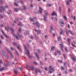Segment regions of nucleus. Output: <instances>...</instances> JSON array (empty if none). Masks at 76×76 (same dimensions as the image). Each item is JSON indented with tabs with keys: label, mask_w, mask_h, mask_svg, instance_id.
<instances>
[{
	"label": "nucleus",
	"mask_w": 76,
	"mask_h": 76,
	"mask_svg": "<svg viewBox=\"0 0 76 76\" xmlns=\"http://www.w3.org/2000/svg\"><path fill=\"white\" fill-rule=\"evenodd\" d=\"M24 47L26 50V51L27 52V53H26L25 52V54H26L27 56L29 57V58H32V56H30V55L29 54V50H28L27 48H26V46H24Z\"/></svg>",
	"instance_id": "1"
},
{
	"label": "nucleus",
	"mask_w": 76,
	"mask_h": 76,
	"mask_svg": "<svg viewBox=\"0 0 76 76\" xmlns=\"http://www.w3.org/2000/svg\"><path fill=\"white\" fill-rule=\"evenodd\" d=\"M9 29H10V30H11V31L12 32L13 35V36H15L14 34H13V32H14V30L13 29V28H10L9 26H7V27H5V30H6L7 31H9Z\"/></svg>",
	"instance_id": "2"
},
{
	"label": "nucleus",
	"mask_w": 76,
	"mask_h": 76,
	"mask_svg": "<svg viewBox=\"0 0 76 76\" xmlns=\"http://www.w3.org/2000/svg\"><path fill=\"white\" fill-rule=\"evenodd\" d=\"M54 68L51 66H49V72L50 73H51L53 72H54Z\"/></svg>",
	"instance_id": "3"
},
{
	"label": "nucleus",
	"mask_w": 76,
	"mask_h": 76,
	"mask_svg": "<svg viewBox=\"0 0 76 76\" xmlns=\"http://www.w3.org/2000/svg\"><path fill=\"white\" fill-rule=\"evenodd\" d=\"M59 24L61 26H62L64 25V23L63 22V21L61 20H60L59 21Z\"/></svg>",
	"instance_id": "4"
},
{
	"label": "nucleus",
	"mask_w": 76,
	"mask_h": 76,
	"mask_svg": "<svg viewBox=\"0 0 76 76\" xmlns=\"http://www.w3.org/2000/svg\"><path fill=\"white\" fill-rule=\"evenodd\" d=\"M66 33L67 35H68V33H70V34H72V35H73V34H74L73 32H72L70 30L67 31L66 32Z\"/></svg>",
	"instance_id": "5"
},
{
	"label": "nucleus",
	"mask_w": 76,
	"mask_h": 76,
	"mask_svg": "<svg viewBox=\"0 0 76 76\" xmlns=\"http://www.w3.org/2000/svg\"><path fill=\"white\" fill-rule=\"evenodd\" d=\"M48 14V12H46L45 13V14L44 16V20L45 21H47V19H46V18H47V15Z\"/></svg>",
	"instance_id": "6"
},
{
	"label": "nucleus",
	"mask_w": 76,
	"mask_h": 76,
	"mask_svg": "<svg viewBox=\"0 0 76 76\" xmlns=\"http://www.w3.org/2000/svg\"><path fill=\"white\" fill-rule=\"evenodd\" d=\"M39 9H40L39 10V12H40V13H42V11L43 10V9L41 7H39Z\"/></svg>",
	"instance_id": "7"
},
{
	"label": "nucleus",
	"mask_w": 76,
	"mask_h": 76,
	"mask_svg": "<svg viewBox=\"0 0 76 76\" xmlns=\"http://www.w3.org/2000/svg\"><path fill=\"white\" fill-rule=\"evenodd\" d=\"M35 72L37 73H38V72H39L41 73V71H40V70H39V69H36Z\"/></svg>",
	"instance_id": "8"
},
{
	"label": "nucleus",
	"mask_w": 76,
	"mask_h": 76,
	"mask_svg": "<svg viewBox=\"0 0 76 76\" xmlns=\"http://www.w3.org/2000/svg\"><path fill=\"white\" fill-rule=\"evenodd\" d=\"M71 40V39L68 38L67 39V41L68 42L69 45H70V41Z\"/></svg>",
	"instance_id": "9"
},
{
	"label": "nucleus",
	"mask_w": 76,
	"mask_h": 76,
	"mask_svg": "<svg viewBox=\"0 0 76 76\" xmlns=\"http://www.w3.org/2000/svg\"><path fill=\"white\" fill-rule=\"evenodd\" d=\"M30 68L31 70H34V66H31Z\"/></svg>",
	"instance_id": "10"
},
{
	"label": "nucleus",
	"mask_w": 76,
	"mask_h": 76,
	"mask_svg": "<svg viewBox=\"0 0 76 76\" xmlns=\"http://www.w3.org/2000/svg\"><path fill=\"white\" fill-rule=\"evenodd\" d=\"M51 15H57V13L54 12V11L53 12L52 14H51Z\"/></svg>",
	"instance_id": "11"
},
{
	"label": "nucleus",
	"mask_w": 76,
	"mask_h": 76,
	"mask_svg": "<svg viewBox=\"0 0 76 76\" xmlns=\"http://www.w3.org/2000/svg\"><path fill=\"white\" fill-rule=\"evenodd\" d=\"M1 32H2V33L3 34H4V35H5V36L6 37V38H8V36H7L5 34H4V32H3V31H1Z\"/></svg>",
	"instance_id": "12"
},
{
	"label": "nucleus",
	"mask_w": 76,
	"mask_h": 76,
	"mask_svg": "<svg viewBox=\"0 0 76 76\" xmlns=\"http://www.w3.org/2000/svg\"><path fill=\"white\" fill-rule=\"evenodd\" d=\"M36 25L38 27H39V24L38 23V22H36Z\"/></svg>",
	"instance_id": "13"
},
{
	"label": "nucleus",
	"mask_w": 76,
	"mask_h": 76,
	"mask_svg": "<svg viewBox=\"0 0 76 76\" xmlns=\"http://www.w3.org/2000/svg\"><path fill=\"white\" fill-rule=\"evenodd\" d=\"M4 69V68L3 67H2L0 69V71H2Z\"/></svg>",
	"instance_id": "14"
},
{
	"label": "nucleus",
	"mask_w": 76,
	"mask_h": 76,
	"mask_svg": "<svg viewBox=\"0 0 76 76\" xmlns=\"http://www.w3.org/2000/svg\"><path fill=\"white\" fill-rule=\"evenodd\" d=\"M35 31H37V32L38 34H40L41 33V32H40V31H37L36 29H35Z\"/></svg>",
	"instance_id": "15"
},
{
	"label": "nucleus",
	"mask_w": 76,
	"mask_h": 76,
	"mask_svg": "<svg viewBox=\"0 0 76 76\" xmlns=\"http://www.w3.org/2000/svg\"><path fill=\"white\" fill-rule=\"evenodd\" d=\"M55 48V47H52L51 48V51H53L54 50V48Z\"/></svg>",
	"instance_id": "16"
},
{
	"label": "nucleus",
	"mask_w": 76,
	"mask_h": 76,
	"mask_svg": "<svg viewBox=\"0 0 76 76\" xmlns=\"http://www.w3.org/2000/svg\"><path fill=\"white\" fill-rule=\"evenodd\" d=\"M57 53H59V55H60V54H61L60 51V50H58L57 51Z\"/></svg>",
	"instance_id": "17"
},
{
	"label": "nucleus",
	"mask_w": 76,
	"mask_h": 76,
	"mask_svg": "<svg viewBox=\"0 0 76 76\" xmlns=\"http://www.w3.org/2000/svg\"><path fill=\"white\" fill-rule=\"evenodd\" d=\"M1 8L3 10H4V9H5V8L3 7V6H1Z\"/></svg>",
	"instance_id": "18"
},
{
	"label": "nucleus",
	"mask_w": 76,
	"mask_h": 76,
	"mask_svg": "<svg viewBox=\"0 0 76 76\" xmlns=\"http://www.w3.org/2000/svg\"><path fill=\"white\" fill-rule=\"evenodd\" d=\"M18 48L19 49V51H21V49H20V48L19 46H18Z\"/></svg>",
	"instance_id": "19"
},
{
	"label": "nucleus",
	"mask_w": 76,
	"mask_h": 76,
	"mask_svg": "<svg viewBox=\"0 0 76 76\" xmlns=\"http://www.w3.org/2000/svg\"><path fill=\"white\" fill-rule=\"evenodd\" d=\"M14 10L16 12H18V9L17 8H14Z\"/></svg>",
	"instance_id": "20"
},
{
	"label": "nucleus",
	"mask_w": 76,
	"mask_h": 76,
	"mask_svg": "<svg viewBox=\"0 0 76 76\" xmlns=\"http://www.w3.org/2000/svg\"><path fill=\"white\" fill-rule=\"evenodd\" d=\"M35 55H36V56H37V58L39 60V58H38V56L37 55V53H35Z\"/></svg>",
	"instance_id": "21"
},
{
	"label": "nucleus",
	"mask_w": 76,
	"mask_h": 76,
	"mask_svg": "<svg viewBox=\"0 0 76 76\" xmlns=\"http://www.w3.org/2000/svg\"><path fill=\"white\" fill-rule=\"evenodd\" d=\"M14 72L15 74H17V73H18V71H17V70H15L14 71Z\"/></svg>",
	"instance_id": "22"
},
{
	"label": "nucleus",
	"mask_w": 76,
	"mask_h": 76,
	"mask_svg": "<svg viewBox=\"0 0 76 76\" xmlns=\"http://www.w3.org/2000/svg\"><path fill=\"white\" fill-rule=\"evenodd\" d=\"M18 25H20V26H22V23H21L20 22V23L18 24Z\"/></svg>",
	"instance_id": "23"
},
{
	"label": "nucleus",
	"mask_w": 76,
	"mask_h": 76,
	"mask_svg": "<svg viewBox=\"0 0 76 76\" xmlns=\"http://www.w3.org/2000/svg\"><path fill=\"white\" fill-rule=\"evenodd\" d=\"M61 70H64V67L63 66H62V67H61Z\"/></svg>",
	"instance_id": "24"
},
{
	"label": "nucleus",
	"mask_w": 76,
	"mask_h": 76,
	"mask_svg": "<svg viewBox=\"0 0 76 76\" xmlns=\"http://www.w3.org/2000/svg\"><path fill=\"white\" fill-rule=\"evenodd\" d=\"M30 19L31 20V21H34V18H30Z\"/></svg>",
	"instance_id": "25"
},
{
	"label": "nucleus",
	"mask_w": 76,
	"mask_h": 76,
	"mask_svg": "<svg viewBox=\"0 0 76 76\" xmlns=\"http://www.w3.org/2000/svg\"><path fill=\"white\" fill-rule=\"evenodd\" d=\"M65 50H66V52H68V51H69L68 50H67V48H65Z\"/></svg>",
	"instance_id": "26"
},
{
	"label": "nucleus",
	"mask_w": 76,
	"mask_h": 76,
	"mask_svg": "<svg viewBox=\"0 0 76 76\" xmlns=\"http://www.w3.org/2000/svg\"><path fill=\"white\" fill-rule=\"evenodd\" d=\"M58 41H60L61 40V38H60V37H58Z\"/></svg>",
	"instance_id": "27"
},
{
	"label": "nucleus",
	"mask_w": 76,
	"mask_h": 76,
	"mask_svg": "<svg viewBox=\"0 0 76 76\" xmlns=\"http://www.w3.org/2000/svg\"><path fill=\"white\" fill-rule=\"evenodd\" d=\"M34 64H35V65H37V64H38V63L36 62H34Z\"/></svg>",
	"instance_id": "28"
},
{
	"label": "nucleus",
	"mask_w": 76,
	"mask_h": 76,
	"mask_svg": "<svg viewBox=\"0 0 76 76\" xmlns=\"http://www.w3.org/2000/svg\"><path fill=\"white\" fill-rule=\"evenodd\" d=\"M64 20H67V18H66V17L65 16H64Z\"/></svg>",
	"instance_id": "29"
},
{
	"label": "nucleus",
	"mask_w": 76,
	"mask_h": 76,
	"mask_svg": "<svg viewBox=\"0 0 76 76\" xmlns=\"http://www.w3.org/2000/svg\"><path fill=\"white\" fill-rule=\"evenodd\" d=\"M58 61L59 63H62V61L60 60H58Z\"/></svg>",
	"instance_id": "30"
},
{
	"label": "nucleus",
	"mask_w": 76,
	"mask_h": 76,
	"mask_svg": "<svg viewBox=\"0 0 76 76\" xmlns=\"http://www.w3.org/2000/svg\"><path fill=\"white\" fill-rule=\"evenodd\" d=\"M66 4L67 5H69V2L67 1V2H66Z\"/></svg>",
	"instance_id": "31"
},
{
	"label": "nucleus",
	"mask_w": 76,
	"mask_h": 76,
	"mask_svg": "<svg viewBox=\"0 0 76 76\" xmlns=\"http://www.w3.org/2000/svg\"><path fill=\"white\" fill-rule=\"evenodd\" d=\"M72 59L73 60V61H76V59L75 58H74L72 57Z\"/></svg>",
	"instance_id": "32"
},
{
	"label": "nucleus",
	"mask_w": 76,
	"mask_h": 76,
	"mask_svg": "<svg viewBox=\"0 0 76 76\" xmlns=\"http://www.w3.org/2000/svg\"><path fill=\"white\" fill-rule=\"evenodd\" d=\"M60 45L61 47V49L62 47H63V45H62V44H60Z\"/></svg>",
	"instance_id": "33"
},
{
	"label": "nucleus",
	"mask_w": 76,
	"mask_h": 76,
	"mask_svg": "<svg viewBox=\"0 0 76 76\" xmlns=\"http://www.w3.org/2000/svg\"><path fill=\"white\" fill-rule=\"evenodd\" d=\"M14 4L16 6H18V4L16 3L15 2Z\"/></svg>",
	"instance_id": "34"
},
{
	"label": "nucleus",
	"mask_w": 76,
	"mask_h": 76,
	"mask_svg": "<svg viewBox=\"0 0 76 76\" xmlns=\"http://www.w3.org/2000/svg\"><path fill=\"white\" fill-rule=\"evenodd\" d=\"M3 63V61H2V60H0V64H1Z\"/></svg>",
	"instance_id": "35"
},
{
	"label": "nucleus",
	"mask_w": 76,
	"mask_h": 76,
	"mask_svg": "<svg viewBox=\"0 0 76 76\" xmlns=\"http://www.w3.org/2000/svg\"><path fill=\"white\" fill-rule=\"evenodd\" d=\"M23 7H24V10H25V9H26V7H25V6H23Z\"/></svg>",
	"instance_id": "36"
},
{
	"label": "nucleus",
	"mask_w": 76,
	"mask_h": 76,
	"mask_svg": "<svg viewBox=\"0 0 76 76\" xmlns=\"http://www.w3.org/2000/svg\"><path fill=\"white\" fill-rule=\"evenodd\" d=\"M30 38H31V39H34V37H32V36H31L30 37Z\"/></svg>",
	"instance_id": "37"
},
{
	"label": "nucleus",
	"mask_w": 76,
	"mask_h": 76,
	"mask_svg": "<svg viewBox=\"0 0 76 76\" xmlns=\"http://www.w3.org/2000/svg\"><path fill=\"white\" fill-rule=\"evenodd\" d=\"M68 28H70V26L69 25V24H68Z\"/></svg>",
	"instance_id": "38"
},
{
	"label": "nucleus",
	"mask_w": 76,
	"mask_h": 76,
	"mask_svg": "<svg viewBox=\"0 0 76 76\" xmlns=\"http://www.w3.org/2000/svg\"><path fill=\"white\" fill-rule=\"evenodd\" d=\"M30 7H33V5H32V4H31V5H30Z\"/></svg>",
	"instance_id": "39"
},
{
	"label": "nucleus",
	"mask_w": 76,
	"mask_h": 76,
	"mask_svg": "<svg viewBox=\"0 0 76 76\" xmlns=\"http://www.w3.org/2000/svg\"><path fill=\"white\" fill-rule=\"evenodd\" d=\"M61 32L60 33V34H63V30H61Z\"/></svg>",
	"instance_id": "40"
},
{
	"label": "nucleus",
	"mask_w": 76,
	"mask_h": 76,
	"mask_svg": "<svg viewBox=\"0 0 76 76\" xmlns=\"http://www.w3.org/2000/svg\"><path fill=\"white\" fill-rule=\"evenodd\" d=\"M51 6H52V4H49V7H51Z\"/></svg>",
	"instance_id": "41"
},
{
	"label": "nucleus",
	"mask_w": 76,
	"mask_h": 76,
	"mask_svg": "<svg viewBox=\"0 0 76 76\" xmlns=\"http://www.w3.org/2000/svg\"><path fill=\"white\" fill-rule=\"evenodd\" d=\"M72 46H73V47H76V46H75V45H73V44H72Z\"/></svg>",
	"instance_id": "42"
},
{
	"label": "nucleus",
	"mask_w": 76,
	"mask_h": 76,
	"mask_svg": "<svg viewBox=\"0 0 76 76\" xmlns=\"http://www.w3.org/2000/svg\"><path fill=\"white\" fill-rule=\"evenodd\" d=\"M66 64H67V63H64V66H66Z\"/></svg>",
	"instance_id": "43"
},
{
	"label": "nucleus",
	"mask_w": 76,
	"mask_h": 76,
	"mask_svg": "<svg viewBox=\"0 0 76 76\" xmlns=\"http://www.w3.org/2000/svg\"><path fill=\"white\" fill-rule=\"evenodd\" d=\"M0 16L1 17V18H3V17L1 15H0Z\"/></svg>",
	"instance_id": "44"
},
{
	"label": "nucleus",
	"mask_w": 76,
	"mask_h": 76,
	"mask_svg": "<svg viewBox=\"0 0 76 76\" xmlns=\"http://www.w3.org/2000/svg\"><path fill=\"white\" fill-rule=\"evenodd\" d=\"M20 31H21V28H19V31L20 32Z\"/></svg>",
	"instance_id": "45"
},
{
	"label": "nucleus",
	"mask_w": 76,
	"mask_h": 76,
	"mask_svg": "<svg viewBox=\"0 0 76 76\" xmlns=\"http://www.w3.org/2000/svg\"><path fill=\"white\" fill-rule=\"evenodd\" d=\"M18 35L19 38H20V36L19 34H18Z\"/></svg>",
	"instance_id": "46"
},
{
	"label": "nucleus",
	"mask_w": 76,
	"mask_h": 76,
	"mask_svg": "<svg viewBox=\"0 0 76 76\" xmlns=\"http://www.w3.org/2000/svg\"><path fill=\"white\" fill-rule=\"evenodd\" d=\"M16 38L17 39H19V38H18V37L17 36H16Z\"/></svg>",
	"instance_id": "47"
},
{
	"label": "nucleus",
	"mask_w": 76,
	"mask_h": 76,
	"mask_svg": "<svg viewBox=\"0 0 76 76\" xmlns=\"http://www.w3.org/2000/svg\"><path fill=\"white\" fill-rule=\"evenodd\" d=\"M0 26L1 27H3V24H1V25Z\"/></svg>",
	"instance_id": "48"
},
{
	"label": "nucleus",
	"mask_w": 76,
	"mask_h": 76,
	"mask_svg": "<svg viewBox=\"0 0 76 76\" xmlns=\"http://www.w3.org/2000/svg\"><path fill=\"white\" fill-rule=\"evenodd\" d=\"M45 70H47V68L46 67H45Z\"/></svg>",
	"instance_id": "49"
},
{
	"label": "nucleus",
	"mask_w": 76,
	"mask_h": 76,
	"mask_svg": "<svg viewBox=\"0 0 76 76\" xmlns=\"http://www.w3.org/2000/svg\"><path fill=\"white\" fill-rule=\"evenodd\" d=\"M11 49L12 50H14V48L12 47L11 48Z\"/></svg>",
	"instance_id": "50"
},
{
	"label": "nucleus",
	"mask_w": 76,
	"mask_h": 76,
	"mask_svg": "<svg viewBox=\"0 0 76 76\" xmlns=\"http://www.w3.org/2000/svg\"><path fill=\"white\" fill-rule=\"evenodd\" d=\"M5 7H6V8H8V7H9L7 5L5 6Z\"/></svg>",
	"instance_id": "51"
},
{
	"label": "nucleus",
	"mask_w": 76,
	"mask_h": 76,
	"mask_svg": "<svg viewBox=\"0 0 76 76\" xmlns=\"http://www.w3.org/2000/svg\"><path fill=\"white\" fill-rule=\"evenodd\" d=\"M16 51V53L17 55H18V52H17V51L16 50L15 51Z\"/></svg>",
	"instance_id": "52"
},
{
	"label": "nucleus",
	"mask_w": 76,
	"mask_h": 76,
	"mask_svg": "<svg viewBox=\"0 0 76 76\" xmlns=\"http://www.w3.org/2000/svg\"><path fill=\"white\" fill-rule=\"evenodd\" d=\"M69 71L70 72H72V70L71 69H69Z\"/></svg>",
	"instance_id": "53"
},
{
	"label": "nucleus",
	"mask_w": 76,
	"mask_h": 76,
	"mask_svg": "<svg viewBox=\"0 0 76 76\" xmlns=\"http://www.w3.org/2000/svg\"><path fill=\"white\" fill-rule=\"evenodd\" d=\"M40 63L41 64H42V62L41 61H40Z\"/></svg>",
	"instance_id": "54"
},
{
	"label": "nucleus",
	"mask_w": 76,
	"mask_h": 76,
	"mask_svg": "<svg viewBox=\"0 0 76 76\" xmlns=\"http://www.w3.org/2000/svg\"><path fill=\"white\" fill-rule=\"evenodd\" d=\"M38 53H40V50H38Z\"/></svg>",
	"instance_id": "55"
},
{
	"label": "nucleus",
	"mask_w": 76,
	"mask_h": 76,
	"mask_svg": "<svg viewBox=\"0 0 76 76\" xmlns=\"http://www.w3.org/2000/svg\"><path fill=\"white\" fill-rule=\"evenodd\" d=\"M59 10H60V11H61V7H59Z\"/></svg>",
	"instance_id": "56"
},
{
	"label": "nucleus",
	"mask_w": 76,
	"mask_h": 76,
	"mask_svg": "<svg viewBox=\"0 0 76 76\" xmlns=\"http://www.w3.org/2000/svg\"><path fill=\"white\" fill-rule=\"evenodd\" d=\"M13 44H14V45H16V43L15 42H14L13 43Z\"/></svg>",
	"instance_id": "57"
},
{
	"label": "nucleus",
	"mask_w": 76,
	"mask_h": 76,
	"mask_svg": "<svg viewBox=\"0 0 76 76\" xmlns=\"http://www.w3.org/2000/svg\"><path fill=\"white\" fill-rule=\"evenodd\" d=\"M4 65H5V66H8V65L7 64L6 65L5 64H4Z\"/></svg>",
	"instance_id": "58"
},
{
	"label": "nucleus",
	"mask_w": 76,
	"mask_h": 76,
	"mask_svg": "<svg viewBox=\"0 0 76 76\" xmlns=\"http://www.w3.org/2000/svg\"><path fill=\"white\" fill-rule=\"evenodd\" d=\"M1 38H2V39H3V36H1Z\"/></svg>",
	"instance_id": "59"
},
{
	"label": "nucleus",
	"mask_w": 76,
	"mask_h": 76,
	"mask_svg": "<svg viewBox=\"0 0 76 76\" xmlns=\"http://www.w3.org/2000/svg\"><path fill=\"white\" fill-rule=\"evenodd\" d=\"M47 35L45 36V38H47Z\"/></svg>",
	"instance_id": "60"
},
{
	"label": "nucleus",
	"mask_w": 76,
	"mask_h": 76,
	"mask_svg": "<svg viewBox=\"0 0 76 76\" xmlns=\"http://www.w3.org/2000/svg\"><path fill=\"white\" fill-rule=\"evenodd\" d=\"M50 29H51V30H53V28L52 27H50Z\"/></svg>",
	"instance_id": "61"
},
{
	"label": "nucleus",
	"mask_w": 76,
	"mask_h": 76,
	"mask_svg": "<svg viewBox=\"0 0 76 76\" xmlns=\"http://www.w3.org/2000/svg\"><path fill=\"white\" fill-rule=\"evenodd\" d=\"M68 12H70V9H68Z\"/></svg>",
	"instance_id": "62"
},
{
	"label": "nucleus",
	"mask_w": 76,
	"mask_h": 76,
	"mask_svg": "<svg viewBox=\"0 0 76 76\" xmlns=\"http://www.w3.org/2000/svg\"><path fill=\"white\" fill-rule=\"evenodd\" d=\"M64 58H66V57H65V55H64Z\"/></svg>",
	"instance_id": "63"
},
{
	"label": "nucleus",
	"mask_w": 76,
	"mask_h": 76,
	"mask_svg": "<svg viewBox=\"0 0 76 76\" xmlns=\"http://www.w3.org/2000/svg\"><path fill=\"white\" fill-rule=\"evenodd\" d=\"M34 19H35L37 20V18H36V17H34Z\"/></svg>",
	"instance_id": "64"
}]
</instances>
